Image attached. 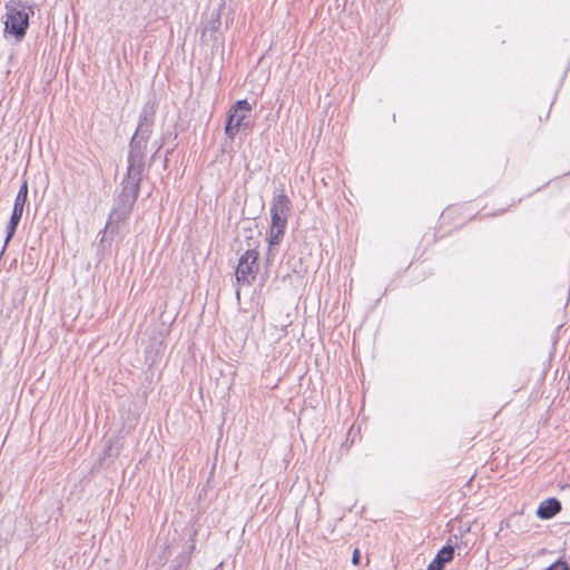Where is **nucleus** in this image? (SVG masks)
Wrapping results in <instances>:
<instances>
[{"label": "nucleus", "mask_w": 570, "mask_h": 570, "mask_svg": "<svg viewBox=\"0 0 570 570\" xmlns=\"http://www.w3.org/2000/svg\"><path fill=\"white\" fill-rule=\"evenodd\" d=\"M361 553L358 549H355L352 556V563L357 566L360 563Z\"/></svg>", "instance_id": "obj_14"}, {"label": "nucleus", "mask_w": 570, "mask_h": 570, "mask_svg": "<svg viewBox=\"0 0 570 570\" xmlns=\"http://www.w3.org/2000/svg\"><path fill=\"white\" fill-rule=\"evenodd\" d=\"M28 198V183L24 180L20 186L13 206L24 208Z\"/></svg>", "instance_id": "obj_11"}, {"label": "nucleus", "mask_w": 570, "mask_h": 570, "mask_svg": "<svg viewBox=\"0 0 570 570\" xmlns=\"http://www.w3.org/2000/svg\"><path fill=\"white\" fill-rule=\"evenodd\" d=\"M140 186L125 183L117 206L111 210L106 228L114 223L119 224L128 218L139 194Z\"/></svg>", "instance_id": "obj_5"}, {"label": "nucleus", "mask_w": 570, "mask_h": 570, "mask_svg": "<svg viewBox=\"0 0 570 570\" xmlns=\"http://www.w3.org/2000/svg\"><path fill=\"white\" fill-rule=\"evenodd\" d=\"M158 109V101L150 99L146 101L141 108L138 118V125L134 135L149 138L153 132L156 111Z\"/></svg>", "instance_id": "obj_7"}, {"label": "nucleus", "mask_w": 570, "mask_h": 570, "mask_svg": "<svg viewBox=\"0 0 570 570\" xmlns=\"http://www.w3.org/2000/svg\"><path fill=\"white\" fill-rule=\"evenodd\" d=\"M22 214H23V208L22 207L13 206V210H12L9 224L7 226V236H6V239H4L3 248L8 245V243L13 237V235H14V233L17 230V227L19 225V222H20V219L22 217Z\"/></svg>", "instance_id": "obj_10"}, {"label": "nucleus", "mask_w": 570, "mask_h": 570, "mask_svg": "<svg viewBox=\"0 0 570 570\" xmlns=\"http://www.w3.org/2000/svg\"><path fill=\"white\" fill-rule=\"evenodd\" d=\"M33 14L31 6L23 0H10L6 3L4 33L12 36L20 42L27 32L30 16Z\"/></svg>", "instance_id": "obj_2"}, {"label": "nucleus", "mask_w": 570, "mask_h": 570, "mask_svg": "<svg viewBox=\"0 0 570 570\" xmlns=\"http://www.w3.org/2000/svg\"><path fill=\"white\" fill-rule=\"evenodd\" d=\"M149 138L134 135L129 142L128 168L125 183L140 186L145 169V151Z\"/></svg>", "instance_id": "obj_3"}, {"label": "nucleus", "mask_w": 570, "mask_h": 570, "mask_svg": "<svg viewBox=\"0 0 570 570\" xmlns=\"http://www.w3.org/2000/svg\"><path fill=\"white\" fill-rule=\"evenodd\" d=\"M195 537H196V532H194V534L191 535V544L189 546V552L188 554L186 556H180L178 557L175 562H178V566H186L189 563V560H190V554L194 552L195 550Z\"/></svg>", "instance_id": "obj_13"}, {"label": "nucleus", "mask_w": 570, "mask_h": 570, "mask_svg": "<svg viewBox=\"0 0 570 570\" xmlns=\"http://www.w3.org/2000/svg\"><path fill=\"white\" fill-rule=\"evenodd\" d=\"M454 557V548L450 544L444 546L430 562L426 570H442L445 563L450 562Z\"/></svg>", "instance_id": "obj_9"}, {"label": "nucleus", "mask_w": 570, "mask_h": 570, "mask_svg": "<svg viewBox=\"0 0 570 570\" xmlns=\"http://www.w3.org/2000/svg\"><path fill=\"white\" fill-rule=\"evenodd\" d=\"M561 510V502L556 498H549L542 501L537 510V515L542 520L554 517Z\"/></svg>", "instance_id": "obj_8"}, {"label": "nucleus", "mask_w": 570, "mask_h": 570, "mask_svg": "<svg viewBox=\"0 0 570 570\" xmlns=\"http://www.w3.org/2000/svg\"><path fill=\"white\" fill-rule=\"evenodd\" d=\"M258 252L256 249H247L239 258L236 268V278L238 283L250 284L255 281L258 272Z\"/></svg>", "instance_id": "obj_6"}, {"label": "nucleus", "mask_w": 570, "mask_h": 570, "mask_svg": "<svg viewBox=\"0 0 570 570\" xmlns=\"http://www.w3.org/2000/svg\"><path fill=\"white\" fill-rule=\"evenodd\" d=\"M236 298L238 301V304L242 306L243 303H242V296H254L256 294V287H249V286H246V287H237L236 292Z\"/></svg>", "instance_id": "obj_12"}, {"label": "nucleus", "mask_w": 570, "mask_h": 570, "mask_svg": "<svg viewBox=\"0 0 570 570\" xmlns=\"http://www.w3.org/2000/svg\"><path fill=\"white\" fill-rule=\"evenodd\" d=\"M289 213L291 200L283 190L275 194L271 205V227L267 235L268 256L275 255L276 246L283 240Z\"/></svg>", "instance_id": "obj_1"}, {"label": "nucleus", "mask_w": 570, "mask_h": 570, "mask_svg": "<svg viewBox=\"0 0 570 570\" xmlns=\"http://www.w3.org/2000/svg\"><path fill=\"white\" fill-rule=\"evenodd\" d=\"M253 106L246 100L236 101L228 110L225 134L234 139L242 130L250 127Z\"/></svg>", "instance_id": "obj_4"}]
</instances>
